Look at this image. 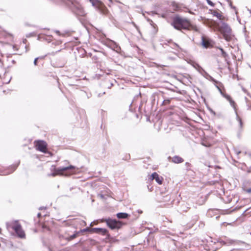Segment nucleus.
I'll list each match as a JSON object with an SVG mask.
<instances>
[{
    "label": "nucleus",
    "mask_w": 251,
    "mask_h": 251,
    "mask_svg": "<svg viewBox=\"0 0 251 251\" xmlns=\"http://www.w3.org/2000/svg\"><path fill=\"white\" fill-rule=\"evenodd\" d=\"M203 24L212 28L214 31H220L226 41H229L232 37V31L227 24L223 22L217 23L212 20L204 19Z\"/></svg>",
    "instance_id": "nucleus-1"
},
{
    "label": "nucleus",
    "mask_w": 251,
    "mask_h": 251,
    "mask_svg": "<svg viewBox=\"0 0 251 251\" xmlns=\"http://www.w3.org/2000/svg\"><path fill=\"white\" fill-rule=\"evenodd\" d=\"M173 27L178 30L181 29L193 30L197 32L199 31V28L195 25L191 24L189 20L179 17H175L171 23Z\"/></svg>",
    "instance_id": "nucleus-2"
},
{
    "label": "nucleus",
    "mask_w": 251,
    "mask_h": 251,
    "mask_svg": "<svg viewBox=\"0 0 251 251\" xmlns=\"http://www.w3.org/2000/svg\"><path fill=\"white\" fill-rule=\"evenodd\" d=\"M52 168L54 170V172L50 174L49 176H55L57 175L69 176L76 173L78 169L76 170V167L73 165H70L66 167L58 168L56 169L55 166L52 165Z\"/></svg>",
    "instance_id": "nucleus-3"
},
{
    "label": "nucleus",
    "mask_w": 251,
    "mask_h": 251,
    "mask_svg": "<svg viewBox=\"0 0 251 251\" xmlns=\"http://www.w3.org/2000/svg\"><path fill=\"white\" fill-rule=\"evenodd\" d=\"M11 227L18 237L21 239H25V232L18 221H15L13 222L12 223Z\"/></svg>",
    "instance_id": "nucleus-4"
},
{
    "label": "nucleus",
    "mask_w": 251,
    "mask_h": 251,
    "mask_svg": "<svg viewBox=\"0 0 251 251\" xmlns=\"http://www.w3.org/2000/svg\"><path fill=\"white\" fill-rule=\"evenodd\" d=\"M92 5L97 8L102 14L107 15L108 11L104 5L99 0H89Z\"/></svg>",
    "instance_id": "nucleus-5"
},
{
    "label": "nucleus",
    "mask_w": 251,
    "mask_h": 251,
    "mask_svg": "<svg viewBox=\"0 0 251 251\" xmlns=\"http://www.w3.org/2000/svg\"><path fill=\"white\" fill-rule=\"evenodd\" d=\"M216 87L219 90L221 94L229 102L230 105L234 109L236 113H237L236 111V105L235 102L232 100L229 95L224 93L218 86H216ZM236 115H237V114H236ZM237 119L239 122L240 126L241 127L242 126V122L241 119L238 117V115H237Z\"/></svg>",
    "instance_id": "nucleus-6"
},
{
    "label": "nucleus",
    "mask_w": 251,
    "mask_h": 251,
    "mask_svg": "<svg viewBox=\"0 0 251 251\" xmlns=\"http://www.w3.org/2000/svg\"><path fill=\"white\" fill-rule=\"evenodd\" d=\"M103 221L105 222L107 226L112 229H119L123 225L121 222L111 219H104Z\"/></svg>",
    "instance_id": "nucleus-7"
},
{
    "label": "nucleus",
    "mask_w": 251,
    "mask_h": 251,
    "mask_svg": "<svg viewBox=\"0 0 251 251\" xmlns=\"http://www.w3.org/2000/svg\"><path fill=\"white\" fill-rule=\"evenodd\" d=\"M36 149L41 152L46 153L47 152V143L41 140L36 141L34 142Z\"/></svg>",
    "instance_id": "nucleus-8"
},
{
    "label": "nucleus",
    "mask_w": 251,
    "mask_h": 251,
    "mask_svg": "<svg viewBox=\"0 0 251 251\" xmlns=\"http://www.w3.org/2000/svg\"><path fill=\"white\" fill-rule=\"evenodd\" d=\"M199 72L207 79L212 82L217 83V81L206 72L201 67H199Z\"/></svg>",
    "instance_id": "nucleus-9"
},
{
    "label": "nucleus",
    "mask_w": 251,
    "mask_h": 251,
    "mask_svg": "<svg viewBox=\"0 0 251 251\" xmlns=\"http://www.w3.org/2000/svg\"><path fill=\"white\" fill-rule=\"evenodd\" d=\"M151 177L152 179H155L156 182H157L159 184H161L162 183L163 178L161 176H159V175L156 173H153Z\"/></svg>",
    "instance_id": "nucleus-10"
},
{
    "label": "nucleus",
    "mask_w": 251,
    "mask_h": 251,
    "mask_svg": "<svg viewBox=\"0 0 251 251\" xmlns=\"http://www.w3.org/2000/svg\"><path fill=\"white\" fill-rule=\"evenodd\" d=\"M202 46L207 48L211 46V42L209 40H207L205 38L202 37Z\"/></svg>",
    "instance_id": "nucleus-11"
},
{
    "label": "nucleus",
    "mask_w": 251,
    "mask_h": 251,
    "mask_svg": "<svg viewBox=\"0 0 251 251\" xmlns=\"http://www.w3.org/2000/svg\"><path fill=\"white\" fill-rule=\"evenodd\" d=\"M172 161L175 163H180L183 162L184 160L181 157L178 156H175L173 157Z\"/></svg>",
    "instance_id": "nucleus-12"
},
{
    "label": "nucleus",
    "mask_w": 251,
    "mask_h": 251,
    "mask_svg": "<svg viewBox=\"0 0 251 251\" xmlns=\"http://www.w3.org/2000/svg\"><path fill=\"white\" fill-rule=\"evenodd\" d=\"M16 166H13L10 169H8V170L7 171H6L5 172L2 173L1 175H6L9 174H10L12 172H13L16 169Z\"/></svg>",
    "instance_id": "nucleus-13"
},
{
    "label": "nucleus",
    "mask_w": 251,
    "mask_h": 251,
    "mask_svg": "<svg viewBox=\"0 0 251 251\" xmlns=\"http://www.w3.org/2000/svg\"><path fill=\"white\" fill-rule=\"evenodd\" d=\"M128 215L126 213H118L117 214V217L119 219H126Z\"/></svg>",
    "instance_id": "nucleus-14"
},
{
    "label": "nucleus",
    "mask_w": 251,
    "mask_h": 251,
    "mask_svg": "<svg viewBox=\"0 0 251 251\" xmlns=\"http://www.w3.org/2000/svg\"><path fill=\"white\" fill-rule=\"evenodd\" d=\"M212 14L214 16L216 17L219 19H220V20L222 19V15H221V14L220 12H219L217 11H214L212 12Z\"/></svg>",
    "instance_id": "nucleus-15"
},
{
    "label": "nucleus",
    "mask_w": 251,
    "mask_h": 251,
    "mask_svg": "<svg viewBox=\"0 0 251 251\" xmlns=\"http://www.w3.org/2000/svg\"><path fill=\"white\" fill-rule=\"evenodd\" d=\"M93 230H96L97 232H101L103 234L105 233L106 232V229L103 228H93Z\"/></svg>",
    "instance_id": "nucleus-16"
},
{
    "label": "nucleus",
    "mask_w": 251,
    "mask_h": 251,
    "mask_svg": "<svg viewBox=\"0 0 251 251\" xmlns=\"http://www.w3.org/2000/svg\"><path fill=\"white\" fill-rule=\"evenodd\" d=\"M219 50H220V51L221 52V54L222 56L223 57H224V58H226L227 56V54L226 53V52H225V51L222 48H219Z\"/></svg>",
    "instance_id": "nucleus-17"
},
{
    "label": "nucleus",
    "mask_w": 251,
    "mask_h": 251,
    "mask_svg": "<svg viewBox=\"0 0 251 251\" xmlns=\"http://www.w3.org/2000/svg\"><path fill=\"white\" fill-rule=\"evenodd\" d=\"M192 65L197 70V71L199 72V67H201L198 64H197L196 62H193L192 63Z\"/></svg>",
    "instance_id": "nucleus-18"
},
{
    "label": "nucleus",
    "mask_w": 251,
    "mask_h": 251,
    "mask_svg": "<svg viewBox=\"0 0 251 251\" xmlns=\"http://www.w3.org/2000/svg\"><path fill=\"white\" fill-rule=\"evenodd\" d=\"M243 189L244 191L248 193H251V188H247L245 186L243 187Z\"/></svg>",
    "instance_id": "nucleus-19"
},
{
    "label": "nucleus",
    "mask_w": 251,
    "mask_h": 251,
    "mask_svg": "<svg viewBox=\"0 0 251 251\" xmlns=\"http://www.w3.org/2000/svg\"><path fill=\"white\" fill-rule=\"evenodd\" d=\"M45 57V56H42V57H37L35 59H34V64L35 65H37V60L39 59H44Z\"/></svg>",
    "instance_id": "nucleus-20"
},
{
    "label": "nucleus",
    "mask_w": 251,
    "mask_h": 251,
    "mask_svg": "<svg viewBox=\"0 0 251 251\" xmlns=\"http://www.w3.org/2000/svg\"><path fill=\"white\" fill-rule=\"evenodd\" d=\"M169 103H170L169 100H165L163 101V104H164V105L169 104Z\"/></svg>",
    "instance_id": "nucleus-21"
},
{
    "label": "nucleus",
    "mask_w": 251,
    "mask_h": 251,
    "mask_svg": "<svg viewBox=\"0 0 251 251\" xmlns=\"http://www.w3.org/2000/svg\"><path fill=\"white\" fill-rule=\"evenodd\" d=\"M76 236H77V233L74 234L73 235H71L70 237V240H72V239L75 238Z\"/></svg>",
    "instance_id": "nucleus-22"
},
{
    "label": "nucleus",
    "mask_w": 251,
    "mask_h": 251,
    "mask_svg": "<svg viewBox=\"0 0 251 251\" xmlns=\"http://www.w3.org/2000/svg\"><path fill=\"white\" fill-rule=\"evenodd\" d=\"M6 34V37H8L10 38V39H12L13 37H12V35L10 34V33H5Z\"/></svg>",
    "instance_id": "nucleus-23"
},
{
    "label": "nucleus",
    "mask_w": 251,
    "mask_h": 251,
    "mask_svg": "<svg viewBox=\"0 0 251 251\" xmlns=\"http://www.w3.org/2000/svg\"><path fill=\"white\" fill-rule=\"evenodd\" d=\"M114 48L117 51L120 49V47L118 45H117L115 43H114Z\"/></svg>",
    "instance_id": "nucleus-24"
},
{
    "label": "nucleus",
    "mask_w": 251,
    "mask_h": 251,
    "mask_svg": "<svg viewBox=\"0 0 251 251\" xmlns=\"http://www.w3.org/2000/svg\"><path fill=\"white\" fill-rule=\"evenodd\" d=\"M62 1L66 2L67 1L71 2L72 4H73V0H61Z\"/></svg>",
    "instance_id": "nucleus-25"
},
{
    "label": "nucleus",
    "mask_w": 251,
    "mask_h": 251,
    "mask_svg": "<svg viewBox=\"0 0 251 251\" xmlns=\"http://www.w3.org/2000/svg\"><path fill=\"white\" fill-rule=\"evenodd\" d=\"M88 230H89V228L87 227L86 228H85V229H83L81 230V231L83 232L87 231Z\"/></svg>",
    "instance_id": "nucleus-26"
},
{
    "label": "nucleus",
    "mask_w": 251,
    "mask_h": 251,
    "mask_svg": "<svg viewBox=\"0 0 251 251\" xmlns=\"http://www.w3.org/2000/svg\"><path fill=\"white\" fill-rule=\"evenodd\" d=\"M207 2H208V3L209 5H212V6H213V2H211L210 0H207Z\"/></svg>",
    "instance_id": "nucleus-27"
},
{
    "label": "nucleus",
    "mask_w": 251,
    "mask_h": 251,
    "mask_svg": "<svg viewBox=\"0 0 251 251\" xmlns=\"http://www.w3.org/2000/svg\"><path fill=\"white\" fill-rule=\"evenodd\" d=\"M98 196L100 197L101 199H104V196L102 194H99Z\"/></svg>",
    "instance_id": "nucleus-28"
},
{
    "label": "nucleus",
    "mask_w": 251,
    "mask_h": 251,
    "mask_svg": "<svg viewBox=\"0 0 251 251\" xmlns=\"http://www.w3.org/2000/svg\"><path fill=\"white\" fill-rule=\"evenodd\" d=\"M247 172L248 173H251V167L249 168L248 169L247 171Z\"/></svg>",
    "instance_id": "nucleus-29"
},
{
    "label": "nucleus",
    "mask_w": 251,
    "mask_h": 251,
    "mask_svg": "<svg viewBox=\"0 0 251 251\" xmlns=\"http://www.w3.org/2000/svg\"><path fill=\"white\" fill-rule=\"evenodd\" d=\"M219 242L220 243H223V244H226L225 242V241H223V240H219Z\"/></svg>",
    "instance_id": "nucleus-30"
},
{
    "label": "nucleus",
    "mask_w": 251,
    "mask_h": 251,
    "mask_svg": "<svg viewBox=\"0 0 251 251\" xmlns=\"http://www.w3.org/2000/svg\"><path fill=\"white\" fill-rule=\"evenodd\" d=\"M242 90L245 92V93H246L247 92V90H246L245 88H244V87H242Z\"/></svg>",
    "instance_id": "nucleus-31"
},
{
    "label": "nucleus",
    "mask_w": 251,
    "mask_h": 251,
    "mask_svg": "<svg viewBox=\"0 0 251 251\" xmlns=\"http://www.w3.org/2000/svg\"><path fill=\"white\" fill-rule=\"evenodd\" d=\"M151 25H153V24H153V22H152V21H151Z\"/></svg>",
    "instance_id": "nucleus-32"
},
{
    "label": "nucleus",
    "mask_w": 251,
    "mask_h": 251,
    "mask_svg": "<svg viewBox=\"0 0 251 251\" xmlns=\"http://www.w3.org/2000/svg\"><path fill=\"white\" fill-rule=\"evenodd\" d=\"M40 215H41L40 213H38V217H39L40 216Z\"/></svg>",
    "instance_id": "nucleus-33"
},
{
    "label": "nucleus",
    "mask_w": 251,
    "mask_h": 251,
    "mask_svg": "<svg viewBox=\"0 0 251 251\" xmlns=\"http://www.w3.org/2000/svg\"><path fill=\"white\" fill-rule=\"evenodd\" d=\"M40 38V35H39V36H38V39L39 40Z\"/></svg>",
    "instance_id": "nucleus-34"
},
{
    "label": "nucleus",
    "mask_w": 251,
    "mask_h": 251,
    "mask_svg": "<svg viewBox=\"0 0 251 251\" xmlns=\"http://www.w3.org/2000/svg\"><path fill=\"white\" fill-rule=\"evenodd\" d=\"M13 49H16V47L15 46H13Z\"/></svg>",
    "instance_id": "nucleus-35"
},
{
    "label": "nucleus",
    "mask_w": 251,
    "mask_h": 251,
    "mask_svg": "<svg viewBox=\"0 0 251 251\" xmlns=\"http://www.w3.org/2000/svg\"><path fill=\"white\" fill-rule=\"evenodd\" d=\"M240 153V151H239V152H237V153L238 154H239Z\"/></svg>",
    "instance_id": "nucleus-36"
},
{
    "label": "nucleus",
    "mask_w": 251,
    "mask_h": 251,
    "mask_svg": "<svg viewBox=\"0 0 251 251\" xmlns=\"http://www.w3.org/2000/svg\"><path fill=\"white\" fill-rule=\"evenodd\" d=\"M110 2H111V0H109Z\"/></svg>",
    "instance_id": "nucleus-37"
}]
</instances>
